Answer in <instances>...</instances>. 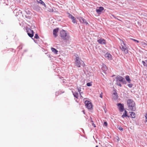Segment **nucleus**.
I'll use <instances>...</instances> for the list:
<instances>
[{
    "mask_svg": "<svg viewBox=\"0 0 147 147\" xmlns=\"http://www.w3.org/2000/svg\"><path fill=\"white\" fill-rule=\"evenodd\" d=\"M59 35L63 40L66 41L69 40L70 37L69 34L63 30L60 31Z\"/></svg>",
    "mask_w": 147,
    "mask_h": 147,
    "instance_id": "f257e3e1",
    "label": "nucleus"
},
{
    "mask_svg": "<svg viewBox=\"0 0 147 147\" xmlns=\"http://www.w3.org/2000/svg\"><path fill=\"white\" fill-rule=\"evenodd\" d=\"M75 63L76 65L78 67H80L81 65L83 67H84L85 66V64L84 62L80 59L78 55L76 56L75 59Z\"/></svg>",
    "mask_w": 147,
    "mask_h": 147,
    "instance_id": "f03ea898",
    "label": "nucleus"
},
{
    "mask_svg": "<svg viewBox=\"0 0 147 147\" xmlns=\"http://www.w3.org/2000/svg\"><path fill=\"white\" fill-rule=\"evenodd\" d=\"M127 104L129 109L131 111H134L136 109L135 103L131 99H129L127 101Z\"/></svg>",
    "mask_w": 147,
    "mask_h": 147,
    "instance_id": "7ed1b4c3",
    "label": "nucleus"
},
{
    "mask_svg": "<svg viewBox=\"0 0 147 147\" xmlns=\"http://www.w3.org/2000/svg\"><path fill=\"white\" fill-rule=\"evenodd\" d=\"M121 50L126 54L128 53V50L127 46L124 42L122 41V42L121 43V46L120 47Z\"/></svg>",
    "mask_w": 147,
    "mask_h": 147,
    "instance_id": "20e7f679",
    "label": "nucleus"
},
{
    "mask_svg": "<svg viewBox=\"0 0 147 147\" xmlns=\"http://www.w3.org/2000/svg\"><path fill=\"white\" fill-rule=\"evenodd\" d=\"M84 103L86 107L88 109H91L93 107L92 103L90 101L86 100L85 101Z\"/></svg>",
    "mask_w": 147,
    "mask_h": 147,
    "instance_id": "39448f33",
    "label": "nucleus"
},
{
    "mask_svg": "<svg viewBox=\"0 0 147 147\" xmlns=\"http://www.w3.org/2000/svg\"><path fill=\"white\" fill-rule=\"evenodd\" d=\"M26 30L28 35L30 37H32L34 35V32L32 30L28 28H26Z\"/></svg>",
    "mask_w": 147,
    "mask_h": 147,
    "instance_id": "423d86ee",
    "label": "nucleus"
},
{
    "mask_svg": "<svg viewBox=\"0 0 147 147\" xmlns=\"http://www.w3.org/2000/svg\"><path fill=\"white\" fill-rule=\"evenodd\" d=\"M67 14L68 15V17L72 20V22L74 23H77L76 18L74 17L69 13H67Z\"/></svg>",
    "mask_w": 147,
    "mask_h": 147,
    "instance_id": "0eeeda50",
    "label": "nucleus"
},
{
    "mask_svg": "<svg viewBox=\"0 0 147 147\" xmlns=\"http://www.w3.org/2000/svg\"><path fill=\"white\" fill-rule=\"evenodd\" d=\"M97 42L100 44L106 45V41L104 39L100 38L97 40Z\"/></svg>",
    "mask_w": 147,
    "mask_h": 147,
    "instance_id": "6e6552de",
    "label": "nucleus"
},
{
    "mask_svg": "<svg viewBox=\"0 0 147 147\" xmlns=\"http://www.w3.org/2000/svg\"><path fill=\"white\" fill-rule=\"evenodd\" d=\"M117 106L119 107V111L120 112H123L124 110V108L123 105L121 103H118L117 104Z\"/></svg>",
    "mask_w": 147,
    "mask_h": 147,
    "instance_id": "1a4fd4ad",
    "label": "nucleus"
},
{
    "mask_svg": "<svg viewBox=\"0 0 147 147\" xmlns=\"http://www.w3.org/2000/svg\"><path fill=\"white\" fill-rule=\"evenodd\" d=\"M116 79L117 81H119L120 82H123L125 81L124 79L122 77L119 76L116 77Z\"/></svg>",
    "mask_w": 147,
    "mask_h": 147,
    "instance_id": "9d476101",
    "label": "nucleus"
},
{
    "mask_svg": "<svg viewBox=\"0 0 147 147\" xmlns=\"http://www.w3.org/2000/svg\"><path fill=\"white\" fill-rule=\"evenodd\" d=\"M59 29L58 28L54 29L53 30V34L55 37H56L57 35V34L58 31Z\"/></svg>",
    "mask_w": 147,
    "mask_h": 147,
    "instance_id": "9b49d317",
    "label": "nucleus"
},
{
    "mask_svg": "<svg viewBox=\"0 0 147 147\" xmlns=\"http://www.w3.org/2000/svg\"><path fill=\"white\" fill-rule=\"evenodd\" d=\"M112 55L109 53H107L105 55V57L109 59H111L112 57Z\"/></svg>",
    "mask_w": 147,
    "mask_h": 147,
    "instance_id": "f8f14e48",
    "label": "nucleus"
},
{
    "mask_svg": "<svg viewBox=\"0 0 147 147\" xmlns=\"http://www.w3.org/2000/svg\"><path fill=\"white\" fill-rule=\"evenodd\" d=\"M79 20L81 23L88 24V23L85 21V20L83 18L80 17L79 18Z\"/></svg>",
    "mask_w": 147,
    "mask_h": 147,
    "instance_id": "ddd939ff",
    "label": "nucleus"
},
{
    "mask_svg": "<svg viewBox=\"0 0 147 147\" xmlns=\"http://www.w3.org/2000/svg\"><path fill=\"white\" fill-rule=\"evenodd\" d=\"M51 50L55 54H57L58 51L55 48L52 47L51 48Z\"/></svg>",
    "mask_w": 147,
    "mask_h": 147,
    "instance_id": "4468645a",
    "label": "nucleus"
},
{
    "mask_svg": "<svg viewBox=\"0 0 147 147\" xmlns=\"http://www.w3.org/2000/svg\"><path fill=\"white\" fill-rule=\"evenodd\" d=\"M37 2L40 4L44 5L45 7V4L41 0H37Z\"/></svg>",
    "mask_w": 147,
    "mask_h": 147,
    "instance_id": "2eb2a0df",
    "label": "nucleus"
},
{
    "mask_svg": "<svg viewBox=\"0 0 147 147\" xmlns=\"http://www.w3.org/2000/svg\"><path fill=\"white\" fill-rule=\"evenodd\" d=\"M126 80L129 83L131 82V80L129 78V77L128 76H126L125 77Z\"/></svg>",
    "mask_w": 147,
    "mask_h": 147,
    "instance_id": "dca6fc26",
    "label": "nucleus"
},
{
    "mask_svg": "<svg viewBox=\"0 0 147 147\" xmlns=\"http://www.w3.org/2000/svg\"><path fill=\"white\" fill-rule=\"evenodd\" d=\"M127 116V111L126 110L125 111L124 113L122 115V117L124 118L125 117Z\"/></svg>",
    "mask_w": 147,
    "mask_h": 147,
    "instance_id": "f3484780",
    "label": "nucleus"
},
{
    "mask_svg": "<svg viewBox=\"0 0 147 147\" xmlns=\"http://www.w3.org/2000/svg\"><path fill=\"white\" fill-rule=\"evenodd\" d=\"M102 69L103 71H105L107 70V68L105 65H103Z\"/></svg>",
    "mask_w": 147,
    "mask_h": 147,
    "instance_id": "a211bd4d",
    "label": "nucleus"
},
{
    "mask_svg": "<svg viewBox=\"0 0 147 147\" xmlns=\"http://www.w3.org/2000/svg\"><path fill=\"white\" fill-rule=\"evenodd\" d=\"M130 115H131V117L132 118H134L136 117L135 114V113H134L133 112H131V113Z\"/></svg>",
    "mask_w": 147,
    "mask_h": 147,
    "instance_id": "6ab92c4d",
    "label": "nucleus"
},
{
    "mask_svg": "<svg viewBox=\"0 0 147 147\" xmlns=\"http://www.w3.org/2000/svg\"><path fill=\"white\" fill-rule=\"evenodd\" d=\"M73 95L75 97L78 98V94L77 92H75L73 93Z\"/></svg>",
    "mask_w": 147,
    "mask_h": 147,
    "instance_id": "aec40b11",
    "label": "nucleus"
},
{
    "mask_svg": "<svg viewBox=\"0 0 147 147\" xmlns=\"http://www.w3.org/2000/svg\"><path fill=\"white\" fill-rule=\"evenodd\" d=\"M96 12L98 14H100L102 12V11L103 10H96Z\"/></svg>",
    "mask_w": 147,
    "mask_h": 147,
    "instance_id": "412c9836",
    "label": "nucleus"
},
{
    "mask_svg": "<svg viewBox=\"0 0 147 147\" xmlns=\"http://www.w3.org/2000/svg\"><path fill=\"white\" fill-rule=\"evenodd\" d=\"M86 85L88 86H91L92 85V82L88 83L86 84Z\"/></svg>",
    "mask_w": 147,
    "mask_h": 147,
    "instance_id": "4be33fe9",
    "label": "nucleus"
},
{
    "mask_svg": "<svg viewBox=\"0 0 147 147\" xmlns=\"http://www.w3.org/2000/svg\"><path fill=\"white\" fill-rule=\"evenodd\" d=\"M141 43L142 45L144 46H147V44L146 43H145V42H142Z\"/></svg>",
    "mask_w": 147,
    "mask_h": 147,
    "instance_id": "5701e85b",
    "label": "nucleus"
},
{
    "mask_svg": "<svg viewBox=\"0 0 147 147\" xmlns=\"http://www.w3.org/2000/svg\"><path fill=\"white\" fill-rule=\"evenodd\" d=\"M34 38L36 39H38L39 38V37L37 34H35Z\"/></svg>",
    "mask_w": 147,
    "mask_h": 147,
    "instance_id": "b1692460",
    "label": "nucleus"
},
{
    "mask_svg": "<svg viewBox=\"0 0 147 147\" xmlns=\"http://www.w3.org/2000/svg\"><path fill=\"white\" fill-rule=\"evenodd\" d=\"M131 39L133 40L134 41L136 42L137 43H138L139 42V41H138V40H136L135 39L132 38V39Z\"/></svg>",
    "mask_w": 147,
    "mask_h": 147,
    "instance_id": "393cba45",
    "label": "nucleus"
},
{
    "mask_svg": "<svg viewBox=\"0 0 147 147\" xmlns=\"http://www.w3.org/2000/svg\"><path fill=\"white\" fill-rule=\"evenodd\" d=\"M104 125L105 126H107V122H104Z\"/></svg>",
    "mask_w": 147,
    "mask_h": 147,
    "instance_id": "a878e982",
    "label": "nucleus"
},
{
    "mask_svg": "<svg viewBox=\"0 0 147 147\" xmlns=\"http://www.w3.org/2000/svg\"><path fill=\"white\" fill-rule=\"evenodd\" d=\"M128 86L130 88H131L132 86V84H128Z\"/></svg>",
    "mask_w": 147,
    "mask_h": 147,
    "instance_id": "bb28decb",
    "label": "nucleus"
},
{
    "mask_svg": "<svg viewBox=\"0 0 147 147\" xmlns=\"http://www.w3.org/2000/svg\"><path fill=\"white\" fill-rule=\"evenodd\" d=\"M142 63L143 64L144 66H146V65H145V62L144 61H142Z\"/></svg>",
    "mask_w": 147,
    "mask_h": 147,
    "instance_id": "cd10ccee",
    "label": "nucleus"
},
{
    "mask_svg": "<svg viewBox=\"0 0 147 147\" xmlns=\"http://www.w3.org/2000/svg\"><path fill=\"white\" fill-rule=\"evenodd\" d=\"M102 92L100 94V98H102Z\"/></svg>",
    "mask_w": 147,
    "mask_h": 147,
    "instance_id": "c85d7f7f",
    "label": "nucleus"
},
{
    "mask_svg": "<svg viewBox=\"0 0 147 147\" xmlns=\"http://www.w3.org/2000/svg\"><path fill=\"white\" fill-rule=\"evenodd\" d=\"M145 117L146 118V121L147 122V113H146L145 115Z\"/></svg>",
    "mask_w": 147,
    "mask_h": 147,
    "instance_id": "c756f323",
    "label": "nucleus"
},
{
    "mask_svg": "<svg viewBox=\"0 0 147 147\" xmlns=\"http://www.w3.org/2000/svg\"><path fill=\"white\" fill-rule=\"evenodd\" d=\"M92 125L93 126H94V127H96V126L95 125V124L94 123H92Z\"/></svg>",
    "mask_w": 147,
    "mask_h": 147,
    "instance_id": "7c9ffc66",
    "label": "nucleus"
},
{
    "mask_svg": "<svg viewBox=\"0 0 147 147\" xmlns=\"http://www.w3.org/2000/svg\"><path fill=\"white\" fill-rule=\"evenodd\" d=\"M104 9V8L103 7H99V9Z\"/></svg>",
    "mask_w": 147,
    "mask_h": 147,
    "instance_id": "2f4dec72",
    "label": "nucleus"
},
{
    "mask_svg": "<svg viewBox=\"0 0 147 147\" xmlns=\"http://www.w3.org/2000/svg\"><path fill=\"white\" fill-rule=\"evenodd\" d=\"M119 129L120 130H123V128L122 127H120L119 128Z\"/></svg>",
    "mask_w": 147,
    "mask_h": 147,
    "instance_id": "473e14b6",
    "label": "nucleus"
},
{
    "mask_svg": "<svg viewBox=\"0 0 147 147\" xmlns=\"http://www.w3.org/2000/svg\"><path fill=\"white\" fill-rule=\"evenodd\" d=\"M113 94L117 96V93L116 92H115L114 93H113Z\"/></svg>",
    "mask_w": 147,
    "mask_h": 147,
    "instance_id": "72a5a7b5",
    "label": "nucleus"
},
{
    "mask_svg": "<svg viewBox=\"0 0 147 147\" xmlns=\"http://www.w3.org/2000/svg\"><path fill=\"white\" fill-rule=\"evenodd\" d=\"M80 91H81V90H79V89H78V92H80V94L81 95V93H82V92H80Z\"/></svg>",
    "mask_w": 147,
    "mask_h": 147,
    "instance_id": "f704fd0d",
    "label": "nucleus"
},
{
    "mask_svg": "<svg viewBox=\"0 0 147 147\" xmlns=\"http://www.w3.org/2000/svg\"><path fill=\"white\" fill-rule=\"evenodd\" d=\"M50 12H53V10H49V11Z\"/></svg>",
    "mask_w": 147,
    "mask_h": 147,
    "instance_id": "c9c22d12",
    "label": "nucleus"
},
{
    "mask_svg": "<svg viewBox=\"0 0 147 147\" xmlns=\"http://www.w3.org/2000/svg\"><path fill=\"white\" fill-rule=\"evenodd\" d=\"M118 85L119 86H120V87H121V85L120 84H118Z\"/></svg>",
    "mask_w": 147,
    "mask_h": 147,
    "instance_id": "e433bc0d",
    "label": "nucleus"
},
{
    "mask_svg": "<svg viewBox=\"0 0 147 147\" xmlns=\"http://www.w3.org/2000/svg\"><path fill=\"white\" fill-rule=\"evenodd\" d=\"M91 122H92V123H93V121L92 120H91V121H90Z\"/></svg>",
    "mask_w": 147,
    "mask_h": 147,
    "instance_id": "4c0bfd02",
    "label": "nucleus"
},
{
    "mask_svg": "<svg viewBox=\"0 0 147 147\" xmlns=\"http://www.w3.org/2000/svg\"><path fill=\"white\" fill-rule=\"evenodd\" d=\"M98 147V146L97 145V146H96V147Z\"/></svg>",
    "mask_w": 147,
    "mask_h": 147,
    "instance_id": "58836bf2",
    "label": "nucleus"
},
{
    "mask_svg": "<svg viewBox=\"0 0 147 147\" xmlns=\"http://www.w3.org/2000/svg\"><path fill=\"white\" fill-rule=\"evenodd\" d=\"M145 61H146V62H147V60H146Z\"/></svg>",
    "mask_w": 147,
    "mask_h": 147,
    "instance_id": "ea45409f",
    "label": "nucleus"
}]
</instances>
